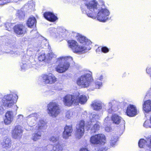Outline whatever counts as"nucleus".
Returning a JSON list of instances; mask_svg holds the SVG:
<instances>
[{"label":"nucleus","instance_id":"1","mask_svg":"<svg viewBox=\"0 0 151 151\" xmlns=\"http://www.w3.org/2000/svg\"><path fill=\"white\" fill-rule=\"evenodd\" d=\"M73 60L72 58L70 56H61L57 58L56 63L58 65L55 68L56 71L59 73H63L68 69L70 62Z\"/></svg>","mask_w":151,"mask_h":151},{"label":"nucleus","instance_id":"2","mask_svg":"<svg viewBox=\"0 0 151 151\" xmlns=\"http://www.w3.org/2000/svg\"><path fill=\"white\" fill-rule=\"evenodd\" d=\"M85 6L89 10L87 12L86 10L83 8H82L81 10L84 14H86L87 15L93 19H95L96 13L99 10L98 7V3L96 0L90 1L88 3L86 4Z\"/></svg>","mask_w":151,"mask_h":151},{"label":"nucleus","instance_id":"3","mask_svg":"<svg viewBox=\"0 0 151 151\" xmlns=\"http://www.w3.org/2000/svg\"><path fill=\"white\" fill-rule=\"evenodd\" d=\"M18 98L17 95H16L15 99L14 100L12 94L6 95L4 96L2 99L3 105L7 108L14 107L15 109L17 110L18 107L16 105H15V104Z\"/></svg>","mask_w":151,"mask_h":151},{"label":"nucleus","instance_id":"4","mask_svg":"<svg viewBox=\"0 0 151 151\" xmlns=\"http://www.w3.org/2000/svg\"><path fill=\"white\" fill-rule=\"evenodd\" d=\"M46 123L43 120H40L34 129V133L32 134V139L36 141L41 138V130L47 128Z\"/></svg>","mask_w":151,"mask_h":151},{"label":"nucleus","instance_id":"5","mask_svg":"<svg viewBox=\"0 0 151 151\" xmlns=\"http://www.w3.org/2000/svg\"><path fill=\"white\" fill-rule=\"evenodd\" d=\"M69 47L71 48L73 51L76 53H83L91 49L90 47H83L81 45H78V43L76 41L69 40L68 41Z\"/></svg>","mask_w":151,"mask_h":151},{"label":"nucleus","instance_id":"6","mask_svg":"<svg viewBox=\"0 0 151 151\" xmlns=\"http://www.w3.org/2000/svg\"><path fill=\"white\" fill-rule=\"evenodd\" d=\"M92 73L91 72L84 74L79 78L77 81V84L82 87H88L91 84L92 80Z\"/></svg>","mask_w":151,"mask_h":151},{"label":"nucleus","instance_id":"7","mask_svg":"<svg viewBox=\"0 0 151 151\" xmlns=\"http://www.w3.org/2000/svg\"><path fill=\"white\" fill-rule=\"evenodd\" d=\"M47 113L50 116L55 118L59 114L60 110L58 103L52 102L49 103L47 106Z\"/></svg>","mask_w":151,"mask_h":151},{"label":"nucleus","instance_id":"8","mask_svg":"<svg viewBox=\"0 0 151 151\" xmlns=\"http://www.w3.org/2000/svg\"><path fill=\"white\" fill-rule=\"evenodd\" d=\"M109 10L107 9H101L98 10L96 13V18L99 21L105 22L109 19L110 14Z\"/></svg>","mask_w":151,"mask_h":151},{"label":"nucleus","instance_id":"9","mask_svg":"<svg viewBox=\"0 0 151 151\" xmlns=\"http://www.w3.org/2000/svg\"><path fill=\"white\" fill-rule=\"evenodd\" d=\"M105 135L100 134L91 136L90 139V142L93 144L104 145L106 143Z\"/></svg>","mask_w":151,"mask_h":151},{"label":"nucleus","instance_id":"10","mask_svg":"<svg viewBox=\"0 0 151 151\" xmlns=\"http://www.w3.org/2000/svg\"><path fill=\"white\" fill-rule=\"evenodd\" d=\"M78 96L76 93L73 95H67L63 98V102L65 106H70L72 105H76V99Z\"/></svg>","mask_w":151,"mask_h":151},{"label":"nucleus","instance_id":"11","mask_svg":"<svg viewBox=\"0 0 151 151\" xmlns=\"http://www.w3.org/2000/svg\"><path fill=\"white\" fill-rule=\"evenodd\" d=\"M49 30L51 35L56 38L58 37H64L67 32L65 29L62 28L58 29V31L59 32V34L57 32L58 30L55 28H50Z\"/></svg>","mask_w":151,"mask_h":151},{"label":"nucleus","instance_id":"12","mask_svg":"<svg viewBox=\"0 0 151 151\" xmlns=\"http://www.w3.org/2000/svg\"><path fill=\"white\" fill-rule=\"evenodd\" d=\"M140 148H147L149 150L145 151H151V136L146 137L145 139H140L138 142Z\"/></svg>","mask_w":151,"mask_h":151},{"label":"nucleus","instance_id":"13","mask_svg":"<svg viewBox=\"0 0 151 151\" xmlns=\"http://www.w3.org/2000/svg\"><path fill=\"white\" fill-rule=\"evenodd\" d=\"M84 122L81 121L76 126V131L75 134L76 137L80 139L83 135L84 133Z\"/></svg>","mask_w":151,"mask_h":151},{"label":"nucleus","instance_id":"14","mask_svg":"<svg viewBox=\"0 0 151 151\" xmlns=\"http://www.w3.org/2000/svg\"><path fill=\"white\" fill-rule=\"evenodd\" d=\"M35 64L36 62L34 60H32V62H31L29 60L26 61L23 59L22 62L20 63V70L24 71L29 68H35Z\"/></svg>","mask_w":151,"mask_h":151},{"label":"nucleus","instance_id":"15","mask_svg":"<svg viewBox=\"0 0 151 151\" xmlns=\"http://www.w3.org/2000/svg\"><path fill=\"white\" fill-rule=\"evenodd\" d=\"M42 81L45 83L51 84L55 83L57 81L55 77L51 73L44 74L42 76Z\"/></svg>","mask_w":151,"mask_h":151},{"label":"nucleus","instance_id":"16","mask_svg":"<svg viewBox=\"0 0 151 151\" xmlns=\"http://www.w3.org/2000/svg\"><path fill=\"white\" fill-rule=\"evenodd\" d=\"M118 104L119 103L117 101L111 100L108 103L105 109L107 111L108 113H112L118 110Z\"/></svg>","mask_w":151,"mask_h":151},{"label":"nucleus","instance_id":"17","mask_svg":"<svg viewBox=\"0 0 151 151\" xmlns=\"http://www.w3.org/2000/svg\"><path fill=\"white\" fill-rule=\"evenodd\" d=\"M100 123L99 122H88L86 125L87 130H90L91 133H95L99 130Z\"/></svg>","mask_w":151,"mask_h":151},{"label":"nucleus","instance_id":"18","mask_svg":"<svg viewBox=\"0 0 151 151\" xmlns=\"http://www.w3.org/2000/svg\"><path fill=\"white\" fill-rule=\"evenodd\" d=\"M76 38L83 45H81L83 47H89L88 45L91 43V41L86 37L78 34H77Z\"/></svg>","mask_w":151,"mask_h":151},{"label":"nucleus","instance_id":"19","mask_svg":"<svg viewBox=\"0 0 151 151\" xmlns=\"http://www.w3.org/2000/svg\"><path fill=\"white\" fill-rule=\"evenodd\" d=\"M22 133L21 127L19 125L17 126L12 131V137L14 139H19L22 137Z\"/></svg>","mask_w":151,"mask_h":151},{"label":"nucleus","instance_id":"20","mask_svg":"<svg viewBox=\"0 0 151 151\" xmlns=\"http://www.w3.org/2000/svg\"><path fill=\"white\" fill-rule=\"evenodd\" d=\"M14 32L17 35H23L26 32L25 26L22 24H17L14 27Z\"/></svg>","mask_w":151,"mask_h":151},{"label":"nucleus","instance_id":"21","mask_svg":"<svg viewBox=\"0 0 151 151\" xmlns=\"http://www.w3.org/2000/svg\"><path fill=\"white\" fill-rule=\"evenodd\" d=\"M14 116L12 111H7L5 114V118L4 119L5 124L6 125L10 124L13 121Z\"/></svg>","mask_w":151,"mask_h":151},{"label":"nucleus","instance_id":"22","mask_svg":"<svg viewBox=\"0 0 151 151\" xmlns=\"http://www.w3.org/2000/svg\"><path fill=\"white\" fill-rule=\"evenodd\" d=\"M126 113L127 116L133 117L137 114V110L136 107L133 105H129L127 107Z\"/></svg>","mask_w":151,"mask_h":151},{"label":"nucleus","instance_id":"23","mask_svg":"<svg viewBox=\"0 0 151 151\" xmlns=\"http://www.w3.org/2000/svg\"><path fill=\"white\" fill-rule=\"evenodd\" d=\"M37 117L36 114H33L26 117V119L28 122L27 124L31 127L34 126L37 122Z\"/></svg>","mask_w":151,"mask_h":151},{"label":"nucleus","instance_id":"24","mask_svg":"<svg viewBox=\"0 0 151 151\" xmlns=\"http://www.w3.org/2000/svg\"><path fill=\"white\" fill-rule=\"evenodd\" d=\"M72 126L66 125L64 127V130L63 133V136L64 138L67 139L71 135V133L73 132Z\"/></svg>","mask_w":151,"mask_h":151},{"label":"nucleus","instance_id":"25","mask_svg":"<svg viewBox=\"0 0 151 151\" xmlns=\"http://www.w3.org/2000/svg\"><path fill=\"white\" fill-rule=\"evenodd\" d=\"M111 120L113 123L115 124H118L121 123L122 125L124 126L125 121L121 116L116 114H114L112 115Z\"/></svg>","mask_w":151,"mask_h":151},{"label":"nucleus","instance_id":"26","mask_svg":"<svg viewBox=\"0 0 151 151\" xmlns=\"http://www.w3.org/2000/svg\"><path fill=\"white\" fill-rule=\"evenodd\" d=\"M76 95L78 96L76 99V101L77 102L76 105L78 104L79 103L81 104H85L88 98V97L84 95H80L79 93H76Z\"/></svg>","mask_w":151,"mask_h":151},{"label":"nucleus","instance_id":"27","mask_svg":"<svg viewBox=\"0 0 151 151\" xmlns=\"http://www.w3.org/2000/svg\"><path fill=\"white\" fill-rule=\"evenodd\" d=\"M102 103L100 101L96 100L92 102L91 106L93 110L99 111L102 109Z\"/></svg>","mask_w":151,"mask_h":151},{"label":"nucleus","instance_id":"28","mask_svg":"<svg viewBox=\"0 0 151 151\" xmlns=\"http://www.w3.org/2000/svg\"><path fill=\"white\" fill-rule=\"evenodd\" d=\"M142 110L144 113H148L151 111V101H145L142 104Z\"/></svg>","mask_w":151,"mask_h":151},{"label":"nucleus","instance_id":"29","mask_svg":"<svg viewBox=\"0 0 151 151\" xmlns=\"http://www.w3.org/2000/svg\"><path fill=\"white\" fill-rule=\"evenodd\" d=\"M44 16L47 20L51 22H54L58 19L56 16L50 12L45 13L44 14Z\"/></svg>","mask_w":151,"mask_h":151},{"label":"nucleus","instance_id":"30","mask_svg":"<svg viewBox=\"0 0 151 151\" xmlns=\"http://www.w3.org/2000/svg\"><path fill=\"white\" fill-rule=\"evenodd\" d=\"M11 139L7 137L4 138L2 142V145L3 148L6 150L10 148L11 146Z\"/></svg>","mask_w":151,"mask_h":151},{"label":"nucleus","instance_id":"31","mask_svg":"<svg viewBox=\"0 0 151 151\" xmlns=\"http://www.w3.org/2000/svg\"><path fill=\"white\" fill-rule=\"evenodd\" d=\"M118 139V137L116 134L111 136L110 139L109 143L110 147H114L116 145V142Z\"/></svg>","mask_w":151,"mask_h":151},{"label":"nucleus","instance_id":"32","mask_svg":"<svg viewBox=\"0 0 151 151\" xmlns=\"http://www.w3.org/2000/svg\"><path fill=\"white\" fill-rule=\"evenodd\" d=\"M26 119H24L23 116L21 114L19 115L17 119V121L19 123H22V124L24 127L27 125L28 123L26 122Z\"/></svg>","mask_w":151,"mask_h":151},{"label":"nucleus","instance_id":"33","mask_svg":"<svg viewBox=\"0 0 151 151\" xmlns=\"http://www.w3.org/2000/svg\"><path fill=\"white\" fill-rule=\"evenodd\" d=\"M36 20L34 17L29 18L27 22V25L28 27L31 28L36 25Z\"/></svg>","mask_w":151,"mask_h":151},{"label":"nucleus","instance_id":"34","mask_svg":"<svg viewBox=\"0 0 151 151\" xmlns=\"http://www.w3.org/2000/svg\"><path fill=\"white\" fill-rule=\"evenodd\" d=\"M49 146L52 147L54 151H63V145L60 142H58L57 144L53 146L50 145L48 146V147Z\"/></svg>","mask_w":151,"mask_h":151},{"label":"nucleus","instance_id":"35","mask_svg":"<svg viewBox=\"0 0 151 151\" xmlns=\"http://www.w3.org/2000/svg\"><path fill=\"white\" fill-rule=\"evenodd\" d=\"M89 118L91 121L88 122H94L95 121H96V119H99V116L96 114L95 113L93 112L90 114Z\"/></svg>","mask_w":151,"mask_h":151},{"label":"nucleus","instance_id":"36","mask_svg":"<svg viewBox=\"0 0 151 151\" xmlns=\"http://www.w3.org/2000/svg\"><path fill=\"white\" fill-rule=\"evenodd\" d=\"M95 87L93 88H91V90H93L95 88L99 89L102 86V81L96 80L95 81Z\"/></svg>","mask_w":151,"mask_h":151},{"label":"nucleus","instance_id":"37","mask_svg":"<svg viewBox=\"0 0 151 151\" xmlns=\"http://www.w3.org/2000/svg\"><path fill=\"white\" fill-rule=\"evenodd\" d=\"M76 113L74 112H71L70 111H67L65 113V117L68 119H70L71 117H74Z\"/></svg>","mask_w":151,"mask_h":151},{"label":"nucleus","instance_id":"38","mask_svg":"<svg viewBox=\"0 0 151 151\" xmlns=\"http://www.w3.org/2000/svg\"><path fill=\"white\" fill-rule=\"evenodd\" d=\"M46 56L45 55V51L42 50L40 52L38 57V60L40 61H43L46 58Z\"/></svg>","mask_w":151,"mask_h":151},{"label":"nucleus","instance_id":"39","mask_svg":"<svg viewBox=\"0 0 151 151\" xmlns=\"http://www.w3.org/2000/svg\"><path fill=\"white\" fill-rule=\"evenodd\" d=\"M59 136L58 135H54L50 137L49 140L53 143L59 142Z\"/></svg>","mask_w":151,"mask_h":151},{"label":"nucleus","instance_id":"40","mask_svg":"<svg viewBox=\"0 0 151 151\" xmlns=\"http://www.w3.org/2000/svg\"><path fill=\"white\" fill-rule=\"evenodd\" d=\"M35 6V2L32 1H31L28 2V4L25 5V7L26 8H27L28 7V9H33Z\"/></svg>","mask_w":151,"mask_h":151},{"label":"nucleus","instance_id":"41","mask_svg":"<svg viewBox=\"0 0 151 151\" xmlns=\"http://www.w3.org/2000/svg\"><path fill=\"white\" fill-rule=\"evenodd\" d=\"M96 77V80L102 81L104 78V75L103 73H97Z\"/></svg>","mask_w":151,"mask_h":151},{"label":"nucleus","instance_id":"42","mask_svg":"<svg viewBox=\"0 0 151 151\" xmlns=\"http://www.w3.org/2000/svg\"><path fill=\"white\" fill-rule=\"evenodd\" d=\"M5 29L8 31H11L12 30L13 26L12 23L7 22L4 25Z\"/></svg>","mask_w":151,"mask_h":151},{"label":"nucleus","instance_id":"43","mask_svg":"<svg viewBox=\"0 0 151 151\" xmlns=\"http://www.w3.org/2000/svg\"><path fill=\"white\" fill-rule=\"evenodd\" d=\"M47 59H51L52 58L56 57L55 55L51 51H49L46 55Z\"/></svg>","mask_w":151,"mask_h":151},{"label":"nucleus","instance_id":"44","mask_svg":"<svg viewBox=\"0 0 151 151\" xmlns=\"http://www.w3.org/2000/svg\"><path fill=\"white\" fill-rule=\"evenodd\" d=\"M17 16L19 19H22L24 17L25 15L24 12L21 10H19L18 11V12L17 14Z\"/></svg>","mask_w":151,"mask_h":151},{"label":"nucleus","instance_id":"45","mask_svg":"<svg viewBox=\"0 0 151 151\" xmlns=\"http://www.w3.org/2000/svg\"><path fill=\"white\" fill-rule=\"evenodd\" d=\"M101 50V52L105 53L108 52L109 51V49L106 47H102L101 48L99 47L98 49H96V51L97 52L99 50Z\"/></svg>","mask_w":151,"mask_h":151},{"label":"nucleus","instance_id":"46","mask_svg":"<svg viewBox=\"0 0 151 151\" xmlns=\"http://www.w3.org/2000/svg\"><path fill=\"white\" fill-rule=\"evenodd\" d=\"M143 126L145 128H151V122L150 121V119L146 120L143 124Z\"/></svg>","mask_w":151,"mask_h":151},{"label":"nucleus","instance_id":"47","mask_svg":"<svg viewBox=\"0 0 151 151\" xmlns=\"http://www.w3.org/2000/svg\"><path fill=\"white\" fill-rule=\"evenodd\" d=\"M110 117L109 116H107L105 119L104 120V124L105 126L106 124H108V125H109V124L110 123Z\"/></svg>","mask_w":151,"mask_h":151},{"label":"nucleus","instance_id":"48","mask_svg":"<svg viewBox=\"0 0 151 151\" xmlns=\"http://www.w3.org/2000/svg\"><path fill=\"white\" fill-rule=\"evenodd\" d=\"M105 129L107 132H109L111 131L112 129L111 127L109 126H107L105 127Z\"/></svg>","mask_w":151,"mask_h":151},{"label":"nucleus","instance_id":"49","mask_svg":"<svg viewBox=\"0 0 151 151\" xmlns=\"http://www.w3.org/2000/svg\"><path fill=\"white\" fill-rule=\"evenodd\" d=\"M4 109L1 106H0V114H2L4 113Z\"/></svg>","mask_w":151,"mask_h":151},{"label":"nucleus","instance_id":"50","mask_svg":"<svg viewBox=\"0 0 151 151\" xmlns=\"http://www.w3.org/2000/svg\"><path fill=\"white\" fill-rule=\"evenodd\" d=\"M10 54L12 55L14 54V55H18V52H13L12 51V52H11Z\"/></svg>","mask_w":151,"mask_h":151},{"label":"nucleus","instance_id":"51","mask_svg":"<svg viewBox=\"0 0 151 151\" xmlns=\"http://www.w3.org/2000/svg\"><path fill=\"white\" fill-rule=\"evenodd\" d=\"M31 33L32 34H33V33H35L36 34L37 33V34H38V33H37V31L36 30H32L31 32Z\"/></svg>","mask_w":151,"mask_h":151},{"label":"nucleus","instance_id":"52","mask_svg":"<svg viewBox=\"0 0 151 151\" xmlns=\"http://www.w3.org/2000/svg\"><path fill=\"white\" fill-rule=\"evenodd\" d=\"M106 150H101L100 149L99 150H97L96 149H95V151H106Z\"/></svg>","mask_w":151,"mask_h":151},{"label":"nucleus","instance_id":"53","mask_svg":"<svg viewBox=\"0 0 151 151\" xmlns=\"http://www.w3.org/2000/svg\"><path fill=\"white\" fill-rule=\"evenodd\" d=\"M126 73H124V74H123L124 76H126Z\"/></svg>","mask_w":151,"mask_h":151},{"label":"nucleus","instance_id":"54","mask_svg":"<svg viewBox=\"0 0 151 151\" xmlns=\"http://www.w3.org/2000/svg\"><path fill=\"white\" fill-rule=\"evenodd\" d=\"M6 1H5V2H4V3H3V4H6Z\"/></svg>","mask_w":151,"mask_h":151},{"label":"nucleus","instance_id":"55","mask_svg":"<svg viewBox=\"0 0 151 151\" xmlns=\"http://www.w3.org/2000/svg\"><path fill=\"white\" fill-rule=\"evenodd\" d=\"M41 44H40L39 46H38L37 47H41Z\"/></svg>","mask_w":151,"mask_h":151}]
</instances>
